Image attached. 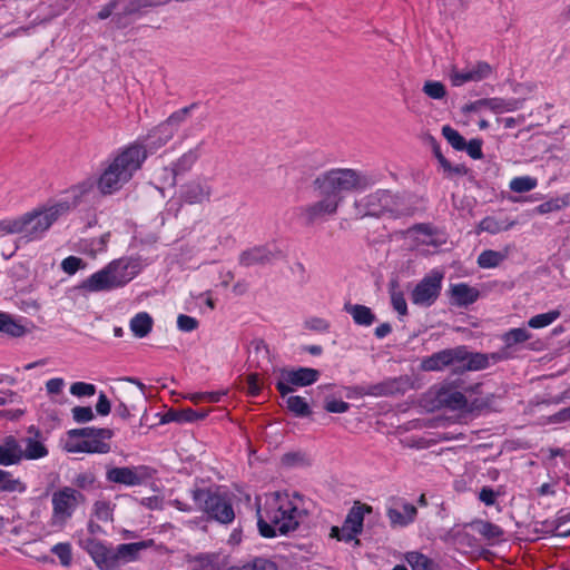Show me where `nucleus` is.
<instances>
[{"instance_id": "obj_1", "label": "nucleus", "mask_w": 570, "mask_h": 570, "mask_svg": "<svg viewBox=\"0 0 570 570\" xmlns=\"http://www.w3.org/2000/svg\"><path fill=\"white\" fill-rule=\"evenodd\" d=\"M377 183L375 175L354 168H333L321 173L313 180V189L321 197L301 209L305 224L312 225L334 216L342 204L344 193L364 191Z\"/></svg>"}, {"instance_id": "obj_2", "label": "nucleus", "mask_w": 570, "mask_h": 570, "mask_svg": "<svg viewBox=\"0 0 570 570\" xmlns=\"http://www.w3.org/2000/svg\"><path fill=\"white\" fill-rule=\"evenodd\" d=\"M303 499L295 493L293 499L287 494L275 493L265 503L264 512L257 510V527L264 538H274L277 533L286 534L298 528L307 515L301 507Z\"/></svg>"}, {"instance_id": "obj_3", "label": "nucleus", "mask_w": 570, "mask_h": 570, "mask_svg": "<svg viewBox=\"0 0 570 570\" xmlns=\"http://www.w3.org/2000/svg\"><path fill=\"white\" fill-rule=\"evenodd\" d=\"M147 158L146 148L138 142L118 153L101 173L97 187L102 195H111L122 188Z\"/></svg>"}, {"instance_id": "obj_4", "label": "nucleus", "mask_w": 570, "mask_h": 570, "mask_svg": "<svg viewBox=\"0 0 570 570\" xmlns=\"http://www.w3.org/2000/svg\"><path fill=\"white\" fill-rule=\"evenodd\" d=\"M138 272L139 265L136 261L127 257L115 259L85 279L80 288L91 293L109 292L125 286Z\"/></svg>"}, {"instance_id": "obj_5", "label": "nucleus", "mask_w": 570, "mask_h": 570, "mask_svg": "<svg viewBox=\"0 0 570 570\" xmlns=\"http://www.w3.org/2000/svg\"><path fill=\"white\" fill-rule=\"evenodd\" d=\"M62 205H57L43 210L27 213L19 218L0 223V230L8 234H21L26 242L40 237L57 220Z\"/></svg>"}, {"instance_id": "obj_6", "label": "nucleus", "mask_w": 570, "mask_h": 570, "mask_svg": "<svg viewBox=\"0 0 570 570\" xmlns=\"http://www.w3.org/2000/svg\"><path fill=\"white\" fill-rule=\"evenodd\" d=\"M191 498L197 508L207 514L208 519L222 524H229L235 519L230 497L219 489L196 488L191 490Z\"/></svg>"}, {"instance_id": "obj_7", "label": "nucleus", "mask_w": 570, "mask_h": 570, "mask_svg": "<svg viewBox=\"0 0 570 570\" xmlns=\"http://www.w3.org/2000/svg\"><path fill=\"white\" fill-rule=\"evenodd\" d=\"M85 503V494L73 487L65 485L53 491L51 495L50 527L58 530L65 529L77 509Z\"/></svg>"}, {"instance_id": "obj_8", "label": "nucleus", "mask_w": 570, "mask_h": 570, "mask_svg": "<svg viewBox=\"0 0 570 570\" xmlns=\"http://www.w3.org/2000/svg\"><path fill=\"white\" fill-rule=\"evenodd\" d=\"M395 196L389 189H377L363 198L355 200L354 208L356 218H379L386 213H393Z\"/></svg>"}, {"instance_id": "obj_9", "label": "nucleus", "mask_w": 570, "mask_h": 570, "mask_svg": "<svg viewBox=\"0 0 570 570\" xmlns=\"http://www.w3.org/2000/svg\"><path fill=\"white\" fill-rule=\"evenodd\" d=\"M278 380L276 389L284 397L294 391V386H308L315 383L320 377V371L312 367L298 368H278Z\"/></svg>"}, {"instance_id": "obj_10", "label": "nucleus", "mask_w": 570, "mask_h": 570, "mask_svg": "<svg viewBox=\"0 0 570 570\" xmlns=\"http://www.w3.org/2000/svg\"><path fill=\"white\" fill-rule=\"evenodd\" d=\"M443 277L439 271L425 275L412 289L411 302L422 307L432 306L441 294Z\"/></svg>"}, {"instance_id": "obj_11", "label": "nucleus", "mask_w": 570, "mask_h": 570, "mask_svg": "<svg viewBox=\"0 0 570 570\" xmlns=\"http://www.w3.org/2000/svg\"><path fill=\"white\" fill-rule=\"evenodd\" d=\"M153 476V470L147 465L112 466L106 471V480L126 487H138Z\"/></svg>"}, {"instance_id": "obj_12", "label": "nucleus", "mask_w": 570, "mask_h": 570, "mask_svg": "<svg viewBox=\"0 0 570 570\" xmlns=\"http://www.w3.org/2000/svg\"><path fill=\"white\" fill-rule=\"evenodd\" d=\"M464 355L465 346L445 348L424 357L421 361L420 368L425 372H435L452 367L459 372V363L464 360Z\"/></svg>"}, {"instance_id": "obj_13", "label": "nucleus", "mask_w": 570, "mask_h": 570, "mask_svg": "<svg viewBox=\"0 0 570 570\" xmlns=\"http://www.w3.org/2000/svg\"><path fill=\"white\" fill-rule=\"evenodd\" d=\"M114 436V431L110 429H97L88 440L80 442H66L65 450L69 453H100L105 454L110 451V444L106 440Z\"/></svg>"}, {"instance_id": "obj_14", "label": "nucleus", "mask_w": 570, "mask_h": 570, "mask_svg": "<svg viewBox=\"0 0 570 570\" xmlns=\"http://www.w3.org/2000/svg\"><path fill=\"white\" fill-rule=\"evenodd\" d=\"M213 187L208 179L196 177L180 188L179 198L188 205H200L210 200Z\"/></svg>"}, {"instance_id": "obj_15", "label": "nucleus", "mask_w": 570, "mask_h": 570, "mask_svg": "<svg viewBox=\"0 0 570 570\" xmlns=\"http://www.w3.org/2000/svg\"><path fill=\"white\" fill-rule=\"evenodd\" d=\"M493 69L485 61H478L474 65L468 66L464 70L459 71L453 68L450 72L451 83L455 87H460L465 82H478L487 79L491 76Z\"/></svg>"}, {"instance_id": "obj_16", "label": "nucleus", "mask_w": 570, "mask_h": 570, "mask_svg": "<svg viewBox=\"0 0 570 570\" xmlns=\"http://www.w3.org/2000/svg\"><path fill=\"white\" fill-rule=\"evenodd\" d=\"M198 149H189L183 154L176 161L171 164L170 168H164V178L169 186L176 185V177L189 171L195 163L198 160Z\"/></svg>"}, {"instance_id": "obj_17", "label": "nucleus", "mask_w": 570, "mask_h": 570, "mask_svg": "<svg viewBox=\"0 0 570 570\" xmlns=\"http://www.w3.org/2000/svg\"><path fill=\"white\" fill-rule=\"evenodd\" d=\"M531 337V334L522 327L512 328L502 335L504 346L495 353H491L494 363L509 358L511 356L510 350L518 344L524 343Z\"/></svg>"}, {"instance_id": "obj_18", "label": "nucleus", "mask_w": 570, "mask_h": 570, "mask_svg": "<svg viewBox=\"0 0 570 570\" xmlns=\"http://www.w3.org/2000/svg\"><path fill=\"white\" fill-rule=\"evenodd\" d=\"M401 510L397 508H389L386 515L392 527H406L414 522L417 515V509L412 503L401 501Z\"/></svg>"}, {"instance_id": "obj_19", "label": "nucleus", "mask_w": 570, "mask_h": 570, "mask_svg": "<svg viewBox=\"0 0 570 570\" xmlns=\"http://www.w3.org/2000/svg\"><path fill=\"white\" fill-rule=\"evenodd\" d=\"M150 541H139L132 543H122L115 548L116 567L119 568L121 564L136 561L139 553L151 546Z\"/></svg>"}, {"instance_id": "obj_20", "label": "nucleus", "mask_w": 570, "mask_h": 570, "mask_svg": "<svg viewBox=\"0 0 570 570\" xmlns=\"http://www.w3.org/2000/svg\"><path fill=\"white\" fill-rule=\"evenodd\" d=\"M276 258V254L266 246H256L244 250L239 255V264L249 267L253 265H264Z\"/></svg>"}, {"instance_id": "obj_21", "label": "nucleus", "mask_w": 570, "mask_h": 570, "mask_svg": "<svg viewBox=\"0 0 570 570\" xmlns=\"http://www.w3.org/2000/svg\"><path fill=\"white\" fill-rule=\"evenodd\" d=\"M20 462V443L13 435H7L0 443V465L9 466Z\"/></svg>"}, {"instance_id": "obj_22", "label": "nucleus", "mask_w": 570, "mask_h": 570, "mask_svg": "<svg viewBox=\"0 0 570 570\" xmlns=\"http://www.w3.org/2000/svg\"><path fill=\"white\" fill-rule=\"evenodd\" d=\"M144 8L146 7L142 0H120L112 21L118 28H126L131 22L130 16L138 13Z\"/></svg>"}, {"instance_id": "obj_23", "label": "nucleus", "mask_w": 570, "mask_h": 570, "mask_svg": "<svg viewBox=\"0 0 570 570\" xmlns=\"http://www.w3.org/2000/svg\"><path fill=\"white\" fill-rule=\"evenodd\" d=\"M175 131L168 126V124L160 122L156 126L148 136L146 137V145H142L146 149L149 148L151 151L165 146L175 136Z\"/></svg>"}, {"instance_id": "obj_24", "label": "nucleus", "mask_w": 570, "mask_h": 570, "mask_svg": "<svg viewBox=\"0 0 570 570\" xmlns=\"http://www.w3.org/2000/svg\"><path fill=\"white\" fill-rule=\"evenodd\" d=\"M126 380L128 382L137 384L139 391H132L131 393H129V397L127 399V401H119V404L116 406L115 412L122 420H128L130 417V410L136 409V404L130 402V400L140 403L145 402V385L141 382L137 381L136 379L128 377Z\"/></svg>"}, {"instance_id": "obj_25", "label": "nucleus", "mask_w": 570, "mask_h": 570, "mask_svg": "<svg viewBox=\"0 0 570 570\" xmlns=\"http://www.w3.org/2000/svg\"><path fill=\"white\" fill-rule=\"evenodd\" d=\"M372 512V507L367 504H355L348 511L346 519L343 523V532L352 530L353 532L361 533L363 530L364 514Z\"/></svg>"}, {"instance_id": "obj_26", "label": "nucleus", "mask_w": 570, "mask_h": 570, "mask_svg": "<svg viewBox=\"0 0 570 570\" xmlns=\"http://www.w3.org/2000/svg\"><path fill=\"white\" fill-rule=\"evenodd\" d=\"M450 295L453 304L458 306H468L478 299L479 291L465 283H460L451 286Z\"/></svg>"}, {"instance_id": "obj_27", "label": "nucleus", "mask_w": 570, "mask_h": 570, "mask_svg": "<svg viewBox=\"0 0 570 570\" xmlns=\"http://www.w3.org/2000/svg\"><path fill=\"white\" fill-rule=\"evenodd\" d=\"M436 400L441 405L451 410H463L468 404L465 395L451 387H441L436 393Z\"/></svg>"}, {"instance_id": "obj_28", "label": "nucleus", "mask_w": 570, "mask_h": 570, "mask_svg": "<svg viewBox=\"0 0 570 570\" xmlns=\"http://www.w3.org/2000/svg\"><path fill=\"white\" fill-rule=\"evenodd\" d=\"M38 438L39 431L36 432L35 438L28 436L22 440L24 449L20 446L21 460H38L48 455V449Z\"/></svg>"}, {"instance_id": "obj_29", "label": "nucleus", "mask_w": 570, "mask_h": 570, "mask_svg": "<svg viewBox=\"0 0 570 570\" xmlns=\"http://www.w3.org/2000/svg\"><path fill=\"white\" fill-rule=\"evenodd\" d=\"M490 361L493 362L491 354L470 353L465 348L464 360L459 363V372L483 370L490 365Z\"/></svg>"}, {"instance_id": "obj_30", "label": "nucleus", "mask_w": 570, "mask_h": 570, "mask_svg": "<svg viewBox=\"0 0 570 570\" xmlns=\"http://www.w3.org/2000/svg\"><path fill=\"white\" fill-rule=\"evenodd\" d=\"M344 309L352 316L357 325L370 326L375 321L374 313L365 305L346 303Z\"/></svg>"}, {"instance_id": "obj_31", "label": "nucleus", "mask_w": 570, "mask_h": 570, "mask_svg": "<svg viewBox=\"0 0 570 570\" xmlns=\"http://www.w3.org/2000/svg\"><path fill=\"white\" fill-rule=\"evenodd\" d=\"M154 321L147 312L136 314L129 323L130 331L138 338L146 337L153 330Z\"/></svg>"}, {"instance_id": "obj_32", "label": "nucleus", "mask_w": 570, "mask_h": 570, "mask_svg": "<svg viewBox=\"0 0 570 570\" xmlns=\"http://www.w3.org/2000/svg\"><path fill=\"white\" fill-rule=\"evenodd\" d=\"M404 558L412 570H440L439 564L434 560L421 552L411 551Z\"/></svg>"}, {"instance_id": "obj_33", "label": "nucleus", "mask_w": 570, "mask_h": 570, "mask_svg": "<svg viewBox=\"0 0 570 570\" xmlns=\"http://www.w3.org/2000/svg\"><path fill=\"white\" fill-rule=\"evenodd\" d=\"M389 293L393 308L402 316L407 314V304L403 292L400 289L397 279H391L389 283Z\"/></svg>"}, {"instance_id": "obj_34", "label": "nucleus", "mask_w": 570, "mask_h": 570, "mask_svg": "<svg viewBox=\"0 0 570 570\" xmlns=\"http://www.w3.org/2000/svg\"><path fill=\"white\" fill-rule=\"evenodd\" d=\"M26 332V327L17 323L10 314L0 312V333L12 337H21Z\"/></svg>"}, {"instance_id": "obj_35", "label": "nucleus", "mask_w": 570, "mask_h": 570, "mask_svg": "<svg viewBox=\"0 0 570 570\" xmlns=\"http://www.w3.org/2000/svg\"><path fill=\"white\" fill-rule=\"evenodd\" d=\"M522 100L520 99H504V98H488V109L495 114L514 111L520 108Z\"/></svg>"}, {"instance_id": "obj_36", "label": "nucleus", "mask_w": 570, "mask_h": 570, "mask_svg": "<svg viewBox=\"0 0 570 570\" xmlns=\"http://www.w3.org/2000/svg\"><path fill=\"white\" fill-rule=\"evenodd\" d=\"M26 490L27 487L20 479H16L11 472L0 469V492L22 493Z\"/></svg>"}, {"instance_id": "obj_37", "label": "nucleus", "mask_w": 570, "mask_h": 570, "mask_svg": "<svg viewBox=\"0 0 570 570\" xmlns=\"http://www.w3.org/2000/svg\"><path fill=\"white\" fill-rule=\"evenodd\" d=\"M198 107V102H193L181 109L174 111L165 122L177 132L178 128L188 119L190 112Z\"/></svg>"}, {"instance_id": "obj_38", "label": "nucleus", "mask_w": 570, "mask_h": 570, "mask_svg": "<svg viewBox=\"0 0 570 570\" xmlns=\"http://www.w3.org/2000/svg\"><path fill=\"white\" fill-rule=\"evenodd\" d=\"M514 225L515 222H499L494 217L488 216L480 222L479 229L490 234H498L503 230H509Z\"/></svg>"}, {"instance_id": "obj_39", "label": "nucleus", "mask_w": 570, "mask_h": 570, "mask_svg": "<svg viewBox=\"0 0 570 570\" xmlns=\"http://www.w3.org/2000/svg\"><path fill=\"white\" fill-rule=\"evenodd\" d=\"M505 259V254L492 249L483 250L478 257V264L482 268H494Z\"/></svg>"}, {"instance_id": "obj_40", "label": "nucleus", "mask_w": 570, "mask_h": 570, "mask_svg": "<svg viewBox=\"0 0 570 570\" xmlns=\"http://www.w3.org/2000/svg\"><path fill=\"white\" fill-rule=\"evenodd\" d=\"M548 532L558 537L570 535V513L558 515L556 520L548 523Z\"/></svg>"}, {"instance_id": "obj_41", "label": "nucleus", "mask_w": 570, "mask_h": 570, "mask_svg": "<svg viewBox=\"0 0 570 570\" xmlns=\"http://www.w3.org/2000/svg\"><path fill=\"white\" fill-rule=\"evenodd\" d=\"M287 409L296 416L304 417L308 416L312 411L304 397L295 395L286 399Z\"/></svg>"}, {"instance_id": "obj_42", "label": "nucleus", "mask_w": 570, "mask_h": 570, "mask_svg": "<svg viewBox=\"0 0 570 570\" xmlns=\"http://www.w3.org/2000/svg\"><path fill=\"white\" fill-rule=\"evenodd\" d=\"M559 316L560 312L558 309L549 311L547 313L532 316L528 321V325L531 328H543L552 324L557 318H559Z\"/></svg>"}, {"instance_id": "obj_43", "label": "nucleus", "mask_w": 570, "mask_h": 570, "mask_svg": "<svg viewBox=\"0 0 570 570\" xmlns=\"http://www.w3.org/2000/svg\"><path fill=\"white\" fill-rule=\"evenodd\" d=\"M442 135L455 150H464L466 141L464 137L449 125L442 127Z\"/></svg>"}, {"instance_id": "obj_44", "label": "nucleus", "mask_w": 570, "mask_h": 570, "mask_svg": "<svg viewBox=\"0 0 570 570\" xmlns=\"http://www.w3.org/2000/svg\"><path fill=\"white\" fill-rule=\"evenodd\" d=\"M537 179L530 176L515 177L510 181V189L514 193H527L537 187Z\"/></svg>"}, {"instance_id": "obj_45", "label": "nucleus", "mask_w": 570, "mask_h": 570, "mask_svg": "<svg viewBox=\"0 0 570 570\" xmlns=\"http://www.w3.org/2000/svg\"><path fill=\"white\" fill-rule=\"evenodd\" d=\"M422 91L432 99H443L446 96L445 86L441 81L428 80L424 82Z\"/></svg>"}, {"instance_id": "obj_46", "label": "nucleus", "mask_w": 570, "mask_h": 570, "mask_svg": "<svg viewBox=\"0 0 570 570\" xmlns=\"http://www.w3.org/2000/svg\"><path fill=\"white\" fill-rule=\"evenodd\" d=\"M476 530L482 537L489 540L498 539L503 534V531L499 525L489 521L478 522Z\"/></svg>"}, {"instance_id": "obj_47", "label": "nucleus", "mask_w": 570, "mask_h": 570, "mask_svg": "<svg viewBox=\"0 0 570 570\" xmlns=\"http://www.w3.org/2000/svg\"><path fill=\"white\" fill-rule=\"evenodd\" d=\"M51 552L56 554L60 563L63 567H68L71 563L72 560V552H71V544L68 542H60L52 547Z\"/></svg>"}, {"instance_id": "obj_48", "label": "nucleus", "mask_w": 570, "mask_h": 570, "mask_svg": "<svg viewBox=\"0 0 570 570\" xmlns=\"http://www.w3.org/2000/svg\"><path fill=\"white\" fill-rule=\"evenodd\" d=\"M96 566L100 570H114L116 569V556L115 549L106 547L105 552L101 553V557L96 562Z\"/></svg>"}, {"instance_id": "obj_49", "label": "nucleus", "mask_w": 570, "mask_h": 570, "mask_svg": "<svg viewBox=\"0 0 570 570\" xmlns=\"http://www.w3.org/2000/svg\"><path fill=\"white\" fill-rule=\"evenodd\" d=\"M96 483V476L91 472H82L75 476L72 484L77 490H87L94 488Z\"/></svg>"}, {"instance_id": "obj_50", "label": "nucleus", "mask_w": 570, "mask_h": 570, "mask_svg": "<svg viewBox=\"0 0 570 570\" xmlns=\"http://www.w3.org/2000/svg\"><path fill=\"white\" fill-rule=\"evenodd\" d=\"M228 570H276L274 562L257 558L250 563H246L240 568H229Z\"/></svg>"}, {"instance_id": "obj_51", "label": "nucleus", "mask_w": 570, "mask_h": 570, "mask_svg": "<svg viewBox=\"0 0 570 570\" xmlns=\"http://www.w3.org/2000/svg\"><path fill=\"white\" fill-rule=\"evenodd\" d=\"M96 430L97 429L95 428H81L70 430L67 433L68 439L66 442L77 443L80 442L81 440H88L95 433Z\"/></svg>"}, {"instance_id": "obj_52", "label": "nucleus", "mask_w": 570, "mask_h": 570, "mask_svg": "<svg viewBox=\"0 0 570 570\" xmlns=\"http://www.w3.org/2000/svg\"><path fill=\"white\" fill-rule=\"evenodd\" d=\"M85 549L96 563L101 553L105 552L106 546L99 540L91 538L86 540Z\"/></svg>"}, {"instance_id": "obj_53", "label": "nucleus", "mask_w": 570, "mask_h": 570, "mask_svg": "<svg viewBox=\"0 0 570 570\" xmlns=\"http://www.w3.org/2000/svg\"><path fill=\"white\" fill-rule=\"evenodd\" d=\"M94 513L100 521H109L112 519V511L109 502L97 501L94 504Z\"/></svg>"}, {"instance_id": "obj_54", "label": "nucleus", "mask_w": 570, "mask_h": 570, "mask_svg": "<svg viewBox=\"0 0 570 570\" xmlns=\"http://www.w3.org/2000/svg\"><path fill=\"white\" fill-rule=\"evenodd\" d=\"M70 393L76 396H92L96 393V386L90 383L76 382L70 386Z\"/></svg>"}, {"instance_id": "obj_55", "label": "nucleus", "mask_w": 570, "mask_h": 570, "mask_svg": "<svg viewBox=\"0 0 570 570\" xmlns=\"http://www.w3.org/2000/svg\"><path fill=\"white\" fill-rule=\"evenodd\" d=\"M396 381L384 382L370 387L367 394L374 396L390 395L395 392Z\"/></svg>"}, {"instance_id": "obj_56", "label": "nucleus", "mask_w": 570, "mask_h": 570, "mask_svg": "<svg viewBox=\"0 0 570 570\" xmlns=\"http://www.w3.org/2000/svg\"><path fill=\"white\" fill-rule=\"evenodd\" d=\"M83 266L85 264L82 259L76 256H68L61 262L62 271L69 275L75 274L79 268Z\"/></svg>"}, {"instance_id": "obj_57", "label": "nucleus", "mask_w": 570, "mask_h": 570, "mask_svg": "<svg viewBox=\"0 0 570 570\" xmlns=\"http://www.w3.org/2000/svg\"><path fill=\"white\" fill-rule=\"evenodd\" d=\"M71 412L73 420L78 423L89 422L94 419V412L90 406H75Z\"/></svg>"}, {"instance_id": "obj_58", "label": "nucleus", "mask_w": 570, "mask_h": 570, "mask_svg": "<svg viewBox=\"0 0 570 570\" xmlns=\"http://www.w3.org/2000/svg\"><path fill=\"white\" fill-rule=\"evenodd\" d=\"M177 326L183 332H191L198 327V321L195 317L180 314L177 317Z\"/></svg>"}, {"instance_id": "obj_59", "label": "nucleus", "mask_w": 570, "mask_h": 570, "mask_svg": "<svg viewBox=\"0 0 570 570\" xmlns=\"http://www.w3.org/2000/svg\"><path fill=\"white\" fill-rule=\"evenodd\" d=\"M324 409L330 413H345L350 409V404L342 400H326Z\"/></svg>"}, {"instance_id": "obj_60", "label": "nucleus", "mask_w": 570, "mask_h": 570, "mask_svg": "<svg viewBox=\"0 0 570 570\" xmlns=\"http://www.w3.org/2000/svg\"><path fill=\"white\" fill-rule=\"evenodd\" d=\"M469 156L473 159H481L482 154V141L480 139H472L466 142L465 149Z\"/></svg>"}, {"instance_id": "obj_61", "label": "nucleus", "mask_w": 570, "mask_h": 570, "mask_svg": "<svg viewBox=\"0 0 570 570\" xmlns=\"http://www.w3.org/2000/svg\"><path fill=\"white\" fill-rule=\"evenodd\" d=\"M246 383H247V393L249 395L257 396L261 393L262 386L259 384V377H258L257 373H250L246 379Z\"/></svg>"}, {"instance_id": "obj_62", "label": "nucleus", "mask_w": 570, "mask_h": 570, "mask_svg": "<svg viewBox=\"0 0 570 570\" xmlns=\"http://www.w3.org/2000/svg\"><path fill=\"white\" fill-rule=\"evenodd\" d=\"M208 412L206 411H195L193 409H184L181 410V419L183 422H195L198 420H203L207 416Z\"/></svg>"}, {"instance_id": "obj_63", "label": "nucleus", "mask_w": 570, "mask_h": 570, "mask_svg": "<svg viewBox=\"0 0 570 570\" xmlns=\"http://www.w3.org/2000/svg\"><path fill=\"white\" fill-rule=\"evenodd\" d=\"M306 327L317 332H327L330 328V324L324 318L313 317L306 321Z\"/></svg>"}, {"instance_id": "obj_64", "label": "nucleus", "mask_w": 570, "mask_h": 570, "mask_svg": "<svg viewBox=\"0 0 570 570\" xmlns=\"http://www.w3.org/2000/svg\"><path fill=\"white\" fill-rule=\"evenodd\" d=\"M111 404L104 392H100L98 402L96 404V411L98 414L105 416L110 413Z\"/></svg>"}]
</instances>
